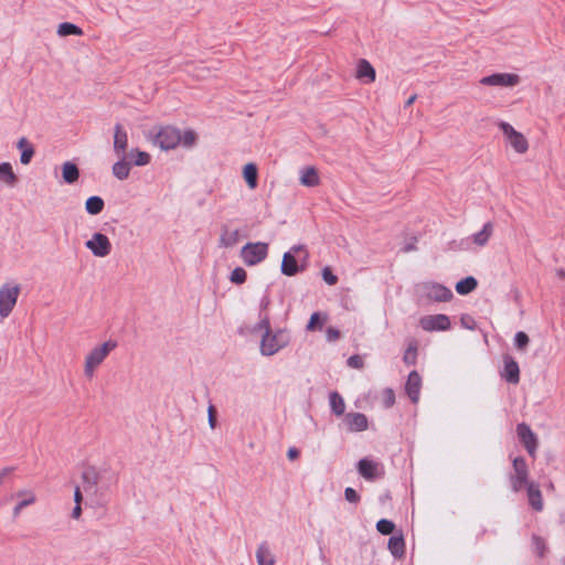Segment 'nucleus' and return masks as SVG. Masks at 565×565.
Wrapping results in <instances>:
<instances>
[{
	"label": "nucleus",
	"instance_id": "nucleus-1",
	"mask_svg": "<svg viewBox=\"0 0 565 565\" xmlns=\"http://www.w3.org/2000/svg\"><path fill=\"white\" fill-rule=\"evenodd\" d=\"M289 334L285 330H277L275 333L265 331L260 341V352L263 355H274L289 343Z\"/></svg>",
	"mask_w": 565,
	"mask_h": 565
},
{
	"label": "nucleus",
	"instance_id": "nucleus-2",
	"mask_svg": "<svg viewBox=\"0 0 565 565\" xmlns=\"http://www.w3.org/2000/svg\"><path fill=\"white\" fill-rule=\"evenodd\" d=\"M152 142L162 150L174 149L181 143V131L172 126L159 127L158 130L150 131Z\"/></svg>",
	"mask_w": 565,
	"mask_h": 565
},
{
	"label": "nucleus",
	"instance_id": "nucleus-3",
	"mask_svg": "<svg viewBox=\"0 0 565 565\" xmlns=\"http://www.w3.org/2000/svg\"><path fill=\"white\" fill-rule=\"evenodd\" d=\"M268 255V244L263 242L247 243L241 249V257L247 266H255Z\"/></svg>",
	"mask_w": 565,
	"mask_h": 565
},
{
	"label": "nucleus",
	"instance_id": "nucleus-4",
	"mask_svg": "<svg viewBox=\"0 0 565 565\" xmlns=\"http://www.w3.org/2000/svg\"><path fill=\"white\" fill-rule=\"evenodd\" d=\"M20 294V287L18 285L10 286V285H3L0 288V316L2 318L8 317L18 300Z\"/></svg>",
	"mask_w": 565,
	"mask_h": 565
},
{
	"label": "nucleus",
	"instance_id": "nucleus-5",
	"mask_svg": "<svg viewBox=\"0 0 565 565\" xmlns=\"http://www.w3.org/2000/svg\"><path fill=\"white\" fill-rule=\"evenodd\" d=\"M514 473L510 476L511 488L514 492H519L529 482V469L526 461L523 457L513 459Z\"/></svg>",
	"mask_w": 565,
	"mask_h": 565
},
{
	"label": "nucleus",
	"instance_id": "nucleus-6",
	"mask_svg": "<svg viewBox=\"0 0 565 565\" xmlns=\"http://www.w3.org/2000/svg\"><path fill=\"white\" fill-rule=\"evenodd\" d=\"M500 129L502 130L503 135L509 140L511 147L518 152V153H524L527 151L529 143L525 137L516 131L510 124L505 121H501L499 124Z\"/></svg>",
	"mask_w": 565,
	"mask_h": 565
},
{
	"label": "nucleus",
	"instance_id": "nucleus-7",
	"mask_svg": "<svg viewBox=\"0 0 565 565\" xmlns=\"http://www.w3.org/2000/svg\"><path fill=\"white\" fill-rule=\"evenodd\" d=\"M419 326L427 332L446 331L450 329L451 322L448 316L438 313L422 317L419 319Z\"/></svg>",
	"mask_w": 565,
	"mask_h": 565
},
{
	"label": "nucleus",
	"instance_id": "nucleus-8",
	"mask_svg": "<svg viewBox=\"0 0 565 565\" xmlns=\"http://www.w3.org/2000/svg\"><path fill=\"white\" fill-rule=\"evenodd\" d=\"M85 246L96 257H106L111 252V244L108 237L102 233H94L92 238L85 243Z\"/></svg>",
	"mask_w": 565,
	"mask_h": 565
},
{
	"label": "nucleus",
	"instance_id": "nucleus-9",
	"mask_svg": "<svg viewBox=\"0 0 565 565\" xmlns=\"http://www.w3.org/2000/svg\"><path fill=\"white\" fill-rule=\"evenodd\" d=\"M516 433L520 443L524 446L531 457H535V452L539 446L537 436L532 431L531 427L521 423L516 426Z\"/></svg>",
	"mask_w": 565,
	"mask_h": 565
},
{
	"label": "nucleus",
	"instance_id": "nucleus-10",
	"mask_svg": "<svg viewBox=\"0 0 565 565\" xmlns=\"http://www.w3.org/2000/svg\"><path fill=\"white\" fill-rule=\"evenodd\" d=\"M520 77L516 74L495 73L481 78L480 83L487 86L512 87L519 84Z\"/></svg>",
	"mask_w": 565,
	"mask_h": 565
},
{
	"label": "nucleus",
	"instance_id": "nucleus-11",
	"mask_svg": "<svg viewBox=\"0 0 565 565\" xmlns=\"http://www.w3.org/2000/svg\"><path fill=\"white\" fill-rule=\"evenodd\" d=\"M343 423L350 433L364 431L369 427V419L363 413L351 412L343 416Z\"/></svg>",
	"mask_w": 565,
	"mask_h": 565
},
{
	"label": "nucleus",
	"instance_id": "nucleus-12",
	"mask_svg": "<svg viewBox=\"0 0 565 565\" xmlns=\"http://www.w3.org/2000/svg\"><path fill=\"white\" fill-rule=\"evenodd\" d=\"M116 347L117 342L111 340L106 341L102 345L94 348L86 356V361L98 366Z\"/></svg>",
	"mask_w": 565,
	"mask_h": 565
},
{
	"label": "nucleus",
	"instance_id": "nucleus-13",
	"mask_svg": "<svg viewBox=\"0 0 565 565\" xmlns=\"http://www.w3.org/2000/svg\"><path fill=\"white\" fill-rule=\"evenodd\" d=\"M128 134L120 124L114 127V152L117 157H127Z\"/></svg>",
	"mask_w": 565,
	"mask_h": 565
},
{
	"label": "nucleus",
	"instance_id": "nucleus-14",
	"mask_svg": "<svg viewBox=\"0 0 565 565\" xmlns=\"http://www.w3.org/2000/svg\"><path fill=\"white\" fill-rule=\"evenodd\" d=\"M99 472L95 467L86 468L82 473L83 489L88 495L97 494Z\"/></svg>",
	"mask_w": 565,
	"mask_h": 565
},
{
	"label": "nucleus",
	"instance_id": "nucleus-15",
	"mask_svg": "<svg viewBox=\"0 0 565 565\" xmlns=\"http://www.w3.org/2000/svg\"><path fill=\"white\" fill-rule=\"evenodd\" d=\"M358 472L369 481H373L379 477L380 463L369 459L362 458L358 462Z\"/></svg>",
	"mask_w": 565,
	"mask_h": 565
},
{
	"label": "nucleus",
	"instance_id": "nucleus-16",
	"mask_svg": "<svg viewBox=\"0 0 565 565\" xmlns=\"http://www.w3.org/2000/svg\"><path fill=\"white\" fill-rule=\"evenodd\" d=\"M422 387V377L417 371H412L408 374L405 391L413 403H417L419 399V393Z\"/></svg>",
	"mask_w": 565,
	"mask_h": 565
},
{
	"label": "nucleus",
	"instance_id": "nucleus-17",
	"mask_svg": "<svg viewBox=\"0 0 565 565\" xmlns=\"http://www.w3.org/2000/svg\"><path fill=\"white\" fill-rule=\"evenodd\" d=\"M427 297L434 301H449L454 295L452 291L441 284H431L427 287Z\"/></svg>",
	"mask_w": 565,
	"mask_h": 565
},
{
	"label": "nucleus",
	"instance_id": "nucleus-18",
	"mask_svg": "<svg viewBox=\"0 0 565 565\" xmlns=\"http://www.w3.org/2000/svg\"><path fill=\"white\" fill-rule=\"evenodd\" d=\"M502 376L505 379L508 383L511 384H518L520 381L519 364L513 358L509 355L504 358V372Z\"/></svg>",
	"mask_w": 565,
	"mask_h": 565
},
{
	"label": "nucleus",
	"instance_id": "nucleus-19",
	"mask_svg": "<svg viewBox=\"0 0 565 565\" xmlns=\"http://www.w3.org/2000/svg\"><path fill=\"white\" fill-rule=\"evenodd\" d=\"M281 273L286 276H295L303 270L302 266H299L295 255L291 252H286L282 256Z\"/></svg>",
	"mask_w": 565,
	"mask_h": 565
},
{
	"label": "nucleus",
	"instance_id": "nucleus-20",
	"mask_svg": "<svg viewBox=\"0 0 565 565\" xmlns=\"http://www.w3.org/2000/svg\"><path fill=\"white\" fill-rule=\"evenodd\" d=\"M527 499L531 508L537 512L543 510L544 503L539 484L530 482L527 486Z\"/></svg>",
	"mask_w": 565,
	"mask_h": 565
},
{
	"label": "nucleus",
	"instance_id": "nucleus-21",
	"mask_svg": "<svg viewBox=\"0 0 565 565\" xmlns=\"http://www.w3.org/2000/svg\"><path fill=\"white\" fill-rule=\"evenodd\" d=\"M62 178L67 184L75 183L79 178V169L77 164L72 161H66L62 164Z\"/></svg>",
	"mask_w": 565,
	"mask_h": 565
},
{
	"label": "nucleus",
	"instance_id": "nucleus-22",
	"mask_svg": "<svg viewBox=\"0 0 565 565\" xmlns=\"http://www.w3.org/2000/svg\"><path fill=\"white\" fill-rule=\"evenodd\" d=\"M387 547L394 557H403L405 554V541L403 534L399 533L398 535L391 536Z\"/></svg>",
	"mask_w": 565,
	"mask_h": 565
},
{
	"label": "nucleus",
	"instance_id": "nucleus-23",
	"mask_svg": "<svg viewBox=\"0 0 565 565\" xmlns=\"http://www.w3.org/2000/svg\"><path fill=\"white\" fill-rule=\"evenodd\" d=\"M356 77L360 79H365L366 83L374 82L375 70L366 60L362 58L358 64Z\"/></svg>",
	"mask_w": 565,
	"mask_h": 565
},
{
	"label": "nucleus",
	"instance_id": "nucleus-24",
	"mask_svg": "<svg viewBox=\"0 0 565 565\" xmlns=\"http://www.w3.org/2000/svg\"><path fill=\"white\" fill-rule=\"evenodd\" d=\"M119 160L113 166V174L118 180H126L130 173L131 162L127 159V157H118Z\"/></svg>",
	"mask_w": 565,
	"mask_h": 565
},
{
	"label": "nucleus",
	"instance_id": "nucleus-25",
	"mask_svg": "<svg viewBox=\"0 0 565 565\" xmlns=\"http://www.w3.org/2000/svg\"><path fill=\"white\" fill-rule=\"evenodd\" d=\"M300 183L305 186H317L320 183L319 174L316 168L306 167L301 170Z\"/></svg>",
	"mask_w": 565,
	"mask_h": 565
},
{
	"label": "nucleus",
	"instance_id": "nucleus-26",
	"mask_svg": "<svg viewBox=\"0 0 565 565\" xmlns=\"http://www.w3.org/2000/svg\"><path fill=\"white\" fill-rule=\"evenodd\" d=\"M329 404L331 407V412L335 416H344L345 415V403L343 397L338 392H331L329 395Z\"/></svg>",
	"mask_w": 565,
	"mask_h": 565
},
{
	"label": "nucleus",
	"instance_id": "nucleus-27",
	"mask_svg": "<svg viewBox=\"0 0 565 565\" xmlns=\"http://www.w3.org/2000/svg\"><path fill=\"white\" fill-rule=\"evenodd\" d=\"M243 177L249 189H255L258 184V170L255 163L249 162L244 166Z\"/></svg>",
	"mask_w": 565,
	"mask_h": 565
},
{
	"label": "nucleus",
	"instance_id": "nucleus-28",
	"mask_svg": "<svg viewBox=\"0 0 565 565\" xmlns=\"http://www.w3.org/2000/svg\"><path fill=\"white\" fill-rule=\"evenodd\" d=\"M18 148L21 150L20 161L22 164H29L34 156L33 146L26 140V138L22 137L18 141Z\"/></svg>",
	"mask_w": 565,
	"mask_h": 565
},
{
	"label": "nucleus",
	"instance_id": "nucleus-29",
	"mask_svg": "<svg viewBox=\"0 0 565 565\" xmlns=\"http://www.w3.org/2000/svg\"><path fill=\"white\" fill-rule=\"evenodd\" d=\"M0 180L9 186H14L18 182V177L12 170L9 162L0 163Z\"/></svg>",
	"mask_w": 565,
	"mask_h": 565
},
{
	"label": "nucleus",
	"instance_id": "nucleus-30",
	"mask_svg": "<svg viewBox=\"0 0 565 565\" xmlns=\"http://www.w3.org/2000/svg\"><path fill=\"white\" fill-rule=\"evenodd\" d=\"M256 559L258 565H274L275 557L266 543H262L256 551Z\"/></svg>",
	"mask_w": 565,
	"mask_h": 565
},
{
	"label": "nucleus",
	"instance_id": "nucleus-31",
	"mask_svg": "<svg viewBox=\"0 0 565 565\" xmlns=\"http://www.w3.org/2000/svg\"><path fill=\"white\" fill-rule=\"evenodd\" d=\"M17 497H26L22 501H20L14 508H13V516L17 518L22 509L33 504L36 500L34 493L32 491L21 490L17 492Z\"/></svg>",
	"mask_w": 565,
	"mask_h": 565
},
{
	"label": "nucleus",
	"instance_id": "nucleus-32",
	"mask_svg": "<svg viewBox=\"0 0 565 565\" xmlns=\"http://www.w3.org/2000/svg\"><path fill=\"white\" fill-rule=\"evenodd\" d=\"M493 233V224L487 222L482 230L472 235V241L478 246H484Z\"/></svg>",
	"mask_w": 565,
	"mask_h": 565
},
{
	"label": "nucleus",
	"instance_id": "nucleus-33",
	"mask_svg": "<svg viewBox=\"0 0 565 565\" xmlns=\"http://www.w3.org/2000/svg\"><path fill=\"white\" fill-rule=\"evenodd\" d=\"M127 159L137 167L146 166L150 162V154L146 151L132 149L127 153Z\"/></svg>",
	"mask_w": 565,
	"mask_h": 565
},
{
	"label": "nucleus",
	"instance_id": "nucleus-34",
	"mask_svg": "<svg viewBox=\"0 0 565 565\" xmlns=\"http://www.w3.org/2000/svg\"><path fill=\"white\" fill-rule=\"evenodd\" d=\"M105 207L104 200L98 195L89 196L85 202V210L90 215L99 214Z\"/></svg>",
	"mask_w": 565,
	"mask_h": 565
},
{
	"label": "nucleus",
	"instance_id": "nucleus-35",
	"mask_svg": "<svg viewBox=\"0 0 565 565\" xmlns=\"http://www.w3.org/2000/svg\"><path fill=\"white\" fill-rule=\"evenodd\" d=\"M478 286V281L475 277L468 276L456 284V291L459 295H468L472 292Z\"/></svg>",
	"mask_w": 565,
	"mask_h": 565
},
{
	"label": "nucleus",
	"instance_id": "nucleus-36",
	"mask_svg": "<svg viewBox=\"0 0 565 565\" xmlns=\"http://www.w3.org/2000/svg\"><path fill=\"white\" fill-rule=\"evenodd\" d=\"M239 242V231H228L227 228H224L221 237H220V244L224 247H233Z\"/></svg>",
	"mask_w": 565,
	"mask_h": 565
},
{
	"label": "nucleus",
	"instance_id": "nucleus-37",
	"mask_svg": "<svg viewBox=\"0 0 565 565\" xmlns=\"http://www.w3.org/2000/svg\"><path fill=\"white\" fill-rule=\"evenodd\" d=\"M57 34L60 36L82 35L83 30L74 23L63 22L57 28Z\"/></svg>",
	"mask_w": 565,
	"mask_h": 565
},
{
	"label": "nucleus",
	"instance_id": "nucleus-38",
	"mask_svg": "<svg viewBox=\"0 0 565 565\" xmlns=\"http://www.w3.org/2000/svg\"><path fill=\"white\" fill-rule=\"evenodd\" d=\"M417 350H418L417 342L415 340L409 342V344L404 353V356H403V361L406 365H414L416 363Z\"/></svg>",
	"mask_w": 565,
	"mask_h": 565
},
{
	"label": "nucleus",
	"instance_id": "nucleus-39",
	"mask_svg": "<svg viewBox=\"0 0 565 565\" xmlns=\"http://www.w3.org/2000/svg\"><path fill=\"white\" fill-rule=\"evenodd\" d=\"M376 530L383 535H390L395 530V524L387 519H381L376 523Z\"/></svg>",
	"mask_w": 565,
	"mask_h": 565
},
{
	"label": "nucleus",
	"instance_id": "nucleus-40",
	"mask_svg": "<svg viewBox=\"0 0 565 565\" xmlns=\"http://www.w3.org/2000/svg\"><path fill=\"white\" fill-rule=\"evenodd\" d=\"M246 279H247V273L242 267L234 268L230 276L231 282L236 284V285L244 284L246 281Z\"/></svg>",
	"mask_w": 565,
	"mask_h": 565
},
{
	"label": "nucleus",
	"instance_id": "nucleus-41",
	"mask_svg": "<svg viewBox=\"0 0 565 565\" xmlns=\"http://www.w3.org/2000/svg\"><path fill=\"white\" fill-rule=\"evenodd\" d=\"M532 542L534 546V552L539 557H543L546 552V543L545 540L539 535L532 536Z\"/></svg>",
	"mask_w": 565,
	"mask_h": 565
},
{
	"label": "nucleus",
	"instance_id": "nucleus-42",
	"mask_svg": "<svg viewBox=\"0 0 565 565\" xmlns=\"http://www.w3.org/2000/svg\"><path fill=\"white\" fill-rule=\"evenodd\" d=\"M529 343H530V338L525 332L519 331L515 333L514 345L518 350L524 351L527 348Z\"/></svg>",
	"mask_w": 565,
	"mask_h": 565
},
{
	"label": "nucleus",
	"instance_id": "nucleus-43",
	"mask_svg": "<svg viewBox=\"0 0 565 565\" xmlns=\"http://www.w3.org/2000/svg\"><path fill=\"white\" fill-rule=\"evenodd\" d=\"M196 138V134L191 129L185 130L183 135L181 134V142L184 147H192Z\"/></svg>",
	"mask_w": 565,
	"mask_h": 565
},
{
	"label": "nucleus",
	"instance_id": "nucleus-44",
	"mask_svg": "<svg viewBox=\"0 0 565 565\" xmlns=\"http://www.w3.org/2000/svg\"><path fill=\"white\" fill-rule=\"evenodd\" d=\"M323 324V321L321 320L320 313L315 312L311 315L309 322L307 324V330H315L316 328H321Z\"/></svg>",
	"mask_w": 565,
	"mask_h": 565
},
{
	"label": "nucleus",
	"instance_id": "nucleus-45",
	"mask_svg": "<svg viewBox=\"0 0 565 565\" xmlns=\"http://www.w3.org/2000/svg\"><path fill=\"white\" fill-rule=\"evenodd\" d=\"M322 278L330 286H333L338 282V277L332 273L330 267H324L322 269Z\"/></svg>",
	"mask_w": 565,
	"mask_h": 565
},
{
	"label": "nucleus",
	"instance_id": "nucleus-46",
	"mask_svg": "<svg viewBox=\"0 0 565 565\" xmlns=\"http://www.w3.org/2000/svg\"><path fill=\"white\" fill-rule=\"evenodd\" d=\"M344 497H345V500L351 502V503H358L360 501V495L358 494V492L351 488V487H348L345 488L344 490Z\"/></svg>",
	"mask_w": 565,
	"mask_h": 565
},
{
	"label": "nucleus",
	"instance_id": "nucleus-47",
	"mask_svg": "<svg viewBox=\"0 0 565 565\" xmlns=\"http://www.w3.org/2000/svg\"><path fill=\"white\" fill-rule=\"evenodd\" d=\"M384 404L386 407H392L395 403V394L392 388H385L383 392Z\"/></svg>",
	"mask_w": 565,
	"mask_h": 565
},
{
	"label": "nucleus",
	"instance_id": "nucleus-48",
	"mask_svg": "<svg viewBox=\"0 0 565 565\" xmlns=\"http://www.w3.org/2000/svg\"><path fill=\"white\" fill-rule=\"evenodd\" d=\"M460 322H461V326L466 329H469V330H475L476 329V321L475 319L469 316V315H463L461 316L460 318Z\"/></svg>",
	"mask_w": 565,
	"mask_h": 565
},
{
	"label": "nucleus",
	"instance_id": "nucleus-49",
	"mask_svg": "<svg viewBox=\"0 0 565 565\" xmlns=\"http://www.w3.org/2000/svg\"><path fill=\"white\" fill-rule=\"evenodd\" d=\"M348 365L353 369H361L363 366V360L360 355L354 354L347 361Z\"/></svg>",
	"mask_w": 565,
	"mask_h": 565
},
{
	"label": "nucleus",
	"instance_id": "nucleus-50",
	"mask_svg": "<svg viewBox=\"0 0 565 565\" xmlns=\"http://www.w3.org/2000/svg\"><path fill=\"white\" fill-rule=\"evenodd\" d=\"M207 414H209V425L212 429H214L216 427V409L213 405L209 406Z\"/></svg>",
	"mask_w": 565,
	"mask_h": 565
},
{
	"label": "nucleus",
	"instance_id": "nucleus-51",
	"mask_svg": "<svg viewBox=\"0 0 565 565\" xmlns=\"http://www.w3.org/2000/svg\"><path fill=\"white\" fill-rule=\"evenodd\" d=\"M326 335H327V340L328 341H330V342L331 341H335V340H338L340 338V331L338 329L333 328V327H329L327 329V334Z\"/></svg>",
	"mask_w": 565,
	"mask_h": 565
},
{
	"label": "nucleus",
	"instance_id": "nucleus-52",
	"mask_svg": "<svg viewBox=\"0 0 565 565\" xmlns=\"http://www.w3.org/2000/svg\"><path fill=\"white\" fill-rule=\"evenodd\" d=\"M257 328L264 329L265 331H271L269 317L267 315H265L260 318V321L258 322Z\"/></svg>",
	"mask_w": 565,
	"mask_h": 565
},
{
	"label": "nucleus",
	"instance_id": "nucleus-53",
	"mask_svg": "<svg viewBox=\"0 0 565 565\" xmlns=\"http://www.w3.org/2000/svg\"><path fill=\"white\" fill-rule=\"evenodd\" d=\"M97 366L94 365V364H90L88 363L87 361H85V369H84V373L87 377H92L94 375V371Z\"/></svg>",
	"mask_w": 565,
	"mask_h": 565
},
{
	"label": "nucleus",
	"instance_id": "nucleus-54",
	"mask_svg": "<svg viewBox=\"0 0 565 565\" xmlns=\"http://www.w3.org/2000/svg\"><path fill=\"white\" fill-rule=\"evenodd\" d=\"M300 456V451L295 448V447H290L287 451V457L289 460H295L297 459L298 457Z\"/></svg>",
	"mask_w": 565,
	"mask_h": 565
},
{
	"label": "nucleus",
	"instance_id": "nucleus-55",
	"mask_svg": "<svg viewBox=\"0 0 565 565\" xmlns=\"http://www.w3.org/2000/svg\"><path fill=\"white\" fill-rule=\"evenodd\" d=\"M74 501L75 503H78L81 504L82 501H83V494H82V491H81V488L79 487H76L75 488V491H74Z\"/></svg>",
	"mask_w": 565,
	"mask_h": 565
},
{
	"label": "nucleus",
	"instance_id": "nucleus-56",
	"mask_svg": "<svg viewBox=\"0 0 565 565\" xmlns=\"http://www.w3.org/2000/svg\"><path fill=\"white\" fill-rule=\"evenodd\" d=\"M81 514H82V507H81V504L75 503V507H74V509L72 511V518L73 519H78L81 516Z\"/></svg>",
	"mask_w": 565,
	"mask_h": 565
},
{
	"label": "nucleus",
	"instance_id": "nucleus-57",
	"mask_svg": "<svg viewBox=\"0 0 565 565\" xmlns=\"http://www.w3.org/2000/svg\"><path fill=\"white\" fill-rule=\"evenodd\" d=\"M12 471H13V468H11V467L3 468L0 471V486L2 484L4 477L8 476L9 473H11Z\"/></svg>",
	"mask_w": 565,
	"mask_h": 565
},
{
	"label": "nucleus",
	"instance_id": "nucleus-58",
	"mask_svg": "<svg viewBox=\"0 0 565 565\" xmlns=\"http://www.w3.org/2000/svg\"><path fill=\"white\" fill-rule=\"evenodd\" d=\"M270 300L268 298V296H265L263 299H262V302H260V307L262 309H266L267 306L269 305Z\"/></svg>",
	"mask_w": 565,
	"mask_h": 565
},
{
	"label": "nucleus",
	"instance_id": "nucleus-59",
	"mask_svg": "<svg viewBox=\"0 0 565 565\" xmlns=\"http://www.w3.org/2000/svg\"><path fill=\"white\" fill-rule=\"evenodd\" d=\"M414 249H416L415 243H409L403 248L405 253L412 252Z\"/></svg>",
	"mask_w": 565,
	"mask_h": 565
},
{
	"label": "nucleus",
	"instance_id": "nucleus-60",
	"mask_svg": "<svg viewBox=\"0 0 565 565\" xmlns=\"http://www.w3.org/2000/svg\"><path fill=\"white\" fill-rule=\"evenodd\" d=\"M303 249H305L303 245H295V246L291 247V249L289 252L295 254V253H298V252L303 250Z\"/></svg>",
	"mask_w": 565,
	"mask_h": 565
},
{
	"label": "nucleus",
	"instance_id": "nucleus-61",
	"mask_svg": "<svg viewBox=\"0 0 565 565\" xmlns=\"http://www.w3.org/2000/svg\"><path fill=\"white\" fill-rule=\"evenodd\" d=\"M416 99V95H412L405 103V107H409Z\"/></svg>",
	"mask_w": 565,
	"mask_h": 565
},
{
	"label": "nucleus",
	"instance_id": "nucleus-62",
	"mask_svg": "<svg viewBox=\"0 0 565 565\" xmlns=\"http://www.w3.org/2000/svg\"><path fill=\"white\" fill-rule=\"evenodd\" d=\"M557 275H558L561 278H565V270H564V269H558V270H557Z\"/></svg>",
	"mask_w": 565,
	"mask_h": 565
},
{
	"label": "nucleus",
	"instance_id": "nucleus-63",
	"mask_svg": "<svg viewBox=\"0 0 565 565\" xmlns=\"http://www.w3.org/2000/svg\"><path fill=\"white\" fill-rule=\"evenodd\" d=\"M320 558H321L322 561H324V558H326V556H324V554H323V552H322V548H320Z\"/></svg>",
	"mask_w": 565,
	"mask_h": 565
}]
</instances>
